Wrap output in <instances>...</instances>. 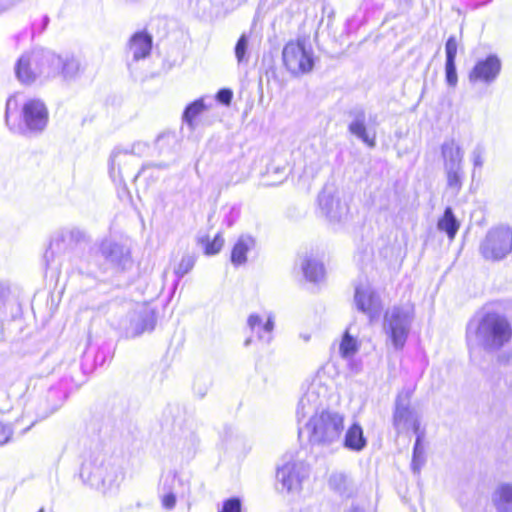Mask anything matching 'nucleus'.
Wrapping results in <instances>:
<instances>
[{
	"label": "nucleus",
	"mask_w": 512,
	"mask_h": 512,
	"mask_svg": "<svg viewBox=\"0 0 512 512\" xmlns=\"http://www.w3.org/2000/svg\"><path fill=\"white\" fill-rule=\"evenodd\" d=\"M49 111L42 99L30 98L22 104L18 94L7 99L5 122L11 131H21L24 128L31 133L42 132L48 124Z\"/></svg>",
	"instance_id": "1"
},
{
	"label": "nucleus",
	"mask_w": 512,
	"mask_h": 512,
	"mask_svg": "<svg viewBox=\"0 0 512 512\" xmlns=\"http://www.w3.org/2000/svg\"><path fill=\"white\" fill-rule=\"evenodd\" d=\"M344 425L343 414L327 409L315 412L307 423L309 439L319 445L331 444L340 438Z\"/></svg>",
	"instance_id": "2"
},
{
	"label": "nucleus",
	"mask_w": 512,
	"mask_h": 512,
	"mask_svg": "<svg viewBox=\"0 0 512 512\" xmlns=\"http://www.w3.org/2000/svg\"><path fill=\"white\" fill-rule=\"evenodd\" d=\"M410 393L399 395L396 400L395 410L392 421L394 427L400 431L404 428H410L416 435V441L413 448V461L422 462L424 449L422 447L423 432L420 428V422L410 404Z\"/></svg>",
	"instance_id": "3"
},
{
	"label": "nucleus",
	"mask_w": 512,
	"mask_h": 512,
	"mask_svg": "<svg viewBox=\"0 0 512 512\" xmlns=\"http://www.w3.org/2000/svg\"><path fill=\"white\" fill-rule=\"evenodd\" d=\"M282 63L294 77L310 73L314 67L313 53L302 38L289 40L282 50Z\"/></svg>",
	"instance_id": "4"
},
{
	"label": "nucleus",
	"mask_w": 512,
	"mask_h": 512,
	"mask_svg": "<svg viewBox=\"0 0 512 512\" xmlns=\"http://www.w3.org/2000/svg\"><path fill=\"white\" fill-rule=\"evenodd\" d=\"M411 316L400 307L387 310L383 316L385 333L396 350L404 348L410 332Z\"/></svg>",
	"instance_id": "5"
},
{
	"label": "nucleus",
	"mask_w": 512,
	"mask_h": 512,
	"mask_svg": "<svg viewBox=\"0 0 512 512\" xmlns=\"http://www.w3.org/2000/svg\"><path fill=\"white\" fill-rule=\"evenodd\" d=\"M512 251V230L508 227H496L488 231L480 245L484 259L498 261Z\"/></svg>",
	"instance_id": "6"
},
{
	"label": "nucleus",
	"mask_w": 512,
	"mask_h": 512,
	"mask_svg": "<svg viewBox=\"0 0 512 512\" xmlns=\"http://www.w3.org/2000/svg\"><path fill=\"white\" fill-rule=\"evenodd\" d=\"M480 326L487 335L486 342L490 347L500 348L512 337V329L509 322L498 314H485Z\"/></svg>",
	"instance_id": "7"
},
{
	"label": "nucleus",
	"mask_w": 512,
	"mask_h": 512,
	"mask_svg": "<svg viewBox=\"0 0 512 512\" xmlns=\"http://www.w3.org/2000/svg\"><path fill=\"white\" fill-rule=\"evenodd\" d=\"M441 151L443 157L450 161V166L446 170L447 186L458 192L462 187L463 180L460 150L451 142L443 144Z\"/></svg>",
	"instance_id": "8"
},
{
	"label": "nucleus",
	"mask_w": 512,
	"mask_h": 512,
	"mask_svg": "<svg viewBox=\"0 0 512 512\" xmlns=\"http://www.w3.org/2000/svg\"><path fill=\"white\" fill-rule=\"evenodd\" d=\"M501 70V62L495 55H489L485 59L476 62L468 74L471 83H490L496 79Z\"/></svg>",
	"instance_id": "9"
},
{
	"label": "nucleus",
	"mask_w": 512,
	"mask_h": 512,
	"mask_svg": "<svg viewBox=\"0 0 512 512\" xmlns=\"http://www.w3.org/2000/svg\"><path fill=\"white\" fill-rule=\"evenodd\" d=\"M355 302L357 308L365 313L371 322L379 318L382 311V304L374 293L357 289Z\"/></svg>",
	"instance_id": "10"
},
{
	"label": "nucleus",
	"mask_w": 512,
	"mask_h": 512,
	"mask_svg": "<svg viewBox=\"0 0 512 512\" xmlns=\"http://www.w3.org/2000/svg\"><path fill=\"white\" fill-rule=\"evenodd\" d=\"M343 445L351 451L360 452L366 445L367 440L364 436V431L359 423H352L346 430Z\"/></svg>",
	"instance_id": "11"
},
{
	"label": "nucleus",
	"mask_w": 512,
	"mask_h": 512,
	"mask_svg": "<svg viewBox=\"0 0 512 512\" xmlns=\"http://www.w3.org/2000/svg\"><path fill=\"white\" fill-rule=\"evenodd\" d=\"M134 60L146 58L152 49V37L145 32H136L129 40Z\"/></svg>",
	"instance_id": "12"
},
{
	"label": "nucleus",
	"mask_w": 512,
	"mask_h": 512,
	"mask_svg": "<svg viewBox=\"0 0 512 512\" xmlns=\"http://www.w3.org/2000/svg\"><path fill=\"white\" fill-rule=\"evenodd\" d=\"M15 74L17 79L24 85H29L35 81L36 73L30 54L25 53L19 57L15 65Z\"/></svg>",
	"instance_id": "13"
},
{
	"label": "nucleus",
	"mask_w": 512,
	"mask_h": 512,
	"mask_svg": "<svg viewBox=\"0 0 512 512\" xmlns=\"http://www.w3.org/2000/svg\"><path fill=\"white\" fill-rule=\"evenodd\" d=\"M437 227L440 231L445 232L450 240H453L460 228V224L455 218L453 211L450 207L444 210L443 215L437 222Z\"/></svg>",
	"instance_id": "14"
},
{
	"label": "nucleus",
	"mask_w": 512,
	"mask_h": 512,
	"mask_svg": "<svg viewBox=\"0 0 512 512\" xmlns=\"http://www.w3.org/2000/svg\"><path fill=\"white\" fill-rule=\"evenodd\" d=\"M198 242L203 247L205 255L213 256L222 250L225 240L222 232H218L213 238L208 235L202 236L198 239Z\"/></svg>",
	"instance_id": "15"
},
{
	"label": "nucleus",
	"mask_w": 512,
	"mask_h": 512,
	"mask_svg": "<svg viewBox=\"0 0 512 512\" xmlns=\"http://www.w3.org/2000/svg\"><path fill=\"white\" fill-rule=\"evenodd\" d=\"M495 505L500 512H512V486L501 485L496 491Z\"/></svg>",
	"instance_id": "16"
},
{
	"label": "nucleus",
	"mask_w": 512,
	"mask_h": 512,
	"mask_svg": "<svg viewBox=\"0 0 512 512\" xmlns=\"http://www.w3.org/2000/svg\"><path fill=\"white\" fill-rule=\"evenodd\" d=\"M249 250L250 242L245 238H239L231 250L232 263L236 266L244 264Z\"/></svg>",
	"instance_id": "17"
},
{
	"label": "nucleus",
	"mask_w": 512,
	"mask_h": 512,
	"mask_svg": "<svg viewBox=\"0 0 512 512\" xmlns=\"http://www.w3.org/2000/svg\"><path fill=\"white\" fill-rule=\"evenodd\" d=\"M206 106L202 99H197L190 103L183 112L184 121L194 127L199 116L205 111Z\"/></svg>",
	"instance_id": "18"
},
{
	"label": "nucleus",
	"mask_w": 512,
	"mask_h": 512,
	"mask_svg": "<svg viewBox=\"0 0 512 512\" xmlns=\"http://www.w3.org/2000/svg\"><path fill=\"white\" fill-rule=\"evenodd\" d=\"M359 349V343L355 337H353L348 330H346L339 344V352L341 357L349 358L353 356Z\"/></svg>",
	"instance_id": "19"
},
{
	"label": "nucleus",
	"mask_w": 512,
	"mask_h": 512,
	"mask_svg": "<svg viewBox=\"0 0 512 512\" xmlns=\"http://www.w3.org/2000/svg\"><path fill=\"white\" fill-rule=\"evenodd\" d=\"M57 68L64 77H72L80 71V63L74 57H59Z\"/></svg>",
	"instance_id": "20"
},
{
	"label": "nucleus",
	"mask_w": 512,
	"mask_h": 512,
	"mask_svg": "<svg viewBox=\"0 0 512 512\" xmlns=\"http://www.w3.org/2000/svg\"><path fill=\"white\" fill-rule=\"evenodd\" d=\"M248 324L252 331L256 332L259 336L262 333H271L274 323L271 318L265 321L259 315H251L248 319Z\"/></svg>",
	"instance_id": "21"
},
{
	"label": "nucleus",
	"mask_w": 512,
	"mask_h": 512,
	"mask_svg": "<svg viewBox=\"0 0 512 512\" xmlns=\"http://www.w3.org/2000/svg\"><path fill=\"white\" fill-rule=\"evenodd\" d=\"M303 272L309 281L317 282L324 276L323 265L314 261L307 260L303 266Z\"/></svg>",
	"instance_id": "22"
},
{
	"label": "nucleus",
	"mask_w": 512,
	"mask_h": 512,
	"mask_svg": "<svg viewBox=\"0 0 512 512\" xmlns=\"http://www.w3.org/2000/svg\"><path fill=\"white\" fill-rule=\"evenodd\" d=\"M349 130L351 133L358 136L363 142H365L369 147H373L375 145V137L369 136L366 130V126L362 121H354L350 124Z\"/></svg>",
	"instance_id": "23"
},
{
	"label": "nucleus",
	"mask_w": 512,
	"mask_h": 512,
	"mask_svg": "<svg viewBox=\"0 0 512 512\" xmlns=\"http://www.w3.org/2000/svg\"><path fill=\"white\" fill-rule=\"evenodd\" d=\"M459 40L456 36H450L445 43L446 61L456 62Z\"/></svg>",
	"instance_id": "24"
},
{
	"label": "nucleus",
	"mask_w": 512,
	"mask_h": 512,
	"mask_svg": "<svg viewBox=\"0 0 512 512\" xmlns=\"http://www.w3.org/2000/svg\"><path fill=\"white\" fill-rule=\"evenodd\" d=\"M445 80L450 87L454 88L457 86L456 62L445 61Z\"/></svg>",
	"instance_id": "25"
},
{
	"label": "nucleus",
	"mask_w": 512,
	"mask_h": 512,
	"mask_svg": "<svg viewBox=\"0 0 512 512\" xmlns=\"http://www.w3.org/2000/svg\"><path fill=\"white\" fill-rule=\"evenodd\" d=\"M194 266V260L191 257H184L175 267L174 273L182 277L188 273Z\"/></svg>",
	"instance_id": "26"
},
{
	"label": "nucleus",
	"mask_w": 512,
	"mask_h": 512,
	"mask_svg": "<svg viewBox=\"0 0 512 512\" xmlns=\"http://www.w3.org/2000/svg\"><path fill=\"white\" fill-rule=\"evenodd\" d=\"M248 46V40L245 34H242L235 45V55L239 62L245 58L246 50Z\"/></svg>",
	"instance_id": "27"
},
{
	"label": "nucleus",
	"mask_w": 512,
	"mask_h": 512,
	"mask_svg": "<svg viewBox=\"0 0 512 512\" xmlns=\"http://www.w3.org/2000/svg\"><path fill=\"white\" fill-rule=\"evenodd\" d=\"M219 512H241V502L238 498H230L223 502Z\"/></svg>",
	"instance_id": "28"
},
{
	"label": "nucleus",
	"mask_w": 512,
	"mask_h": 512,
	"mask_svg": "<svg viewBox=\"0 0 512 512\" xmlns=\"http://www.w3.org/2000/svg\"><path fill=\"white\" fill-rule=\"evenodd\" d=\"M13 436V431L6 423L0 422V446L8 443Z\"/></svg>",
	"instance_id": "29"
},
{
	"label": "nucleus",
	"mask_w": 512,
	"mask_h": 512,
	"mask_svg": "<svg viewBox=\"0 0 512 512\" xmlns=\"http://www.w3.org/2000/svg\"><path fill=\"white\" fill-rule=\"evenodd\" d=\"M217 100L225 105H229L231 103L233 93L230 89H221L217 93Z\"/></svg>",
	"instance_id": "30"
},
{
	"label": "nucleus",
	"mask_w": 512,
	"mask_h": 512,
	"mask_svg": "<svg viewBox=\"0 0 512 512\" xmlns=\"http://www.w3.org/2000/svg\"><path fill=\"white\" fill-rule=\"evenodd\" d=\"M176 498L172 493L166 494L162 498V505L166 509H171L175 506Z\"/></svg>",
	"instance_id": "31"
},
{
	"label": "nucleus",
	"mask_w": 512,
	"mask_h": 512,
	"mask_svg": "<svg viewBox=\"0 0 512 512\" xmlns=\"http://www.w3.org/2000/svg\"><path fill=\"white\" fill-rule=\"evenodd\" d=\"M347 512H363V511L361 509H359V508H352V509H350Z\"/></svg>",
	"instance_id": "32"
},
{
	"label": "nucleus",
	"mask_w": 512,
	"mask_h": 512,
	"mask_svg": "<svg viewBox=\"0 0 512 512\" xmlns=\"http://www.w3.org/2000/svg\"><path fill=\"white\" fill-rule=\"evenodd\" d=\"M282 474H284V470H282ZM282 478L284 479V478H285V475H282Z\"/></svg>",
	"instance_id": "33"
},
{
	"label": "nucleus",
	"mask_w": 512,
	"mask_h": 512,
	"mask_svg": "<svg viewBox=\"0 0 512 512\" xmlns=\"http://www.w3.org/2000/svg\"><path fill=\"white\" fill-rule=\"evenodd\" d=\"M38 512H44V510H43V509H40Z\"/></svg>",
	"instance_id": "34"
}]
</instances>
